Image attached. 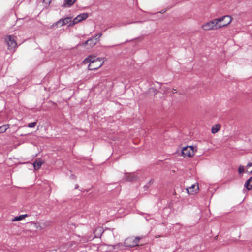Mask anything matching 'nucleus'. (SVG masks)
Here are the masks:
<instances>
[{"mask_svg": "<svg viewBox=\"0 0 252 252\" xmlns=\"http://www.w3.org/2000/svg\"><path fill=\"white\" fill-rule=\"evenodd\" d=\"M84 62L85 63H90L89 65L90 70H96L101 67L103 64V63L101 62V60H99V58H97L95 60L92 56H89L85 59Z\"/></svg>", "mask_w": 252, "mask_h": 252, "instance_id": "1", "label": "nucleus"}, {"mask_svg": "<svg viewBox=\"0 0 252 252\" xmlns=\"http://www.w3.org/2000/svg\"><path fill=\"white\" fill-rule=\"evenodd\" d=\"M219 23L217 18L211 20L202 25V28L204 31H209L211 30H217L220 29L219 27Z\"/></svg>", "mask_w": 252, "mask_h": 252, "instance_id": "2", "label": "nucleus"}, {"mask_svg": "<svg viewBox=\"0 0 252 252\" xmlns=\"http://www.w3.org/2000/svg\"><path fill=\"white\" fill-rule=\"evenodd\" d=\"M141 238L139 237H129L126 238L124 242V245L127 247H134L138 245L139 241Z\"/></svg>", "mask_w": 252, "mask_h": 252, "instance_id": "3", "label": "nucleus"}, {"mask_svg": "<svg viewBox=\"0 0 252 252\" xmlns=\"http://www.w3.org/2000/svg\"><path fill=\"white\" fill-rule=\"evenodd\" d=\"M5 41L8 46V50H14L17 47V44L13 35H7L5 37Z\"/></svg>", "mask_w": 252, "mask_h": 252, "instance_id": "4", "label": "nucleus"}, {"mask_svg": "<svg viewBox=\"0 0 252 252\" xmlns=\"http://www.w3.org/2000/svg\"><path fill=\"white\" fill-rule=\"evenodd\" d=\"M73 23V20L72 19L71 17H66L65 18H62L59 20L56 23H54L52 25V27H54L55 26L60 24L61 26H63L64 25H65L66 24H68V26L71 27L73 26L74 24H72Z\"/></svg>", "mask_w": 252, "mask_h": 252, "instance_id": "5", "label": "nucleus"}, {"mask_svg": "<svg viewBox=\"0 0 252 252\" xmlns=\"http://www.w3.org/2000/svg\"><path fill=\"white\" fill-rule=\"evenodd\" d=\"M219 23V27L220 28L227 26L232 21V18L229 15H225L217 18Z\"/></svg>", "mask_w": 252, "mask_h": 252, "instance_id": "6", "label": "nucleus"}, {"mask_svg": "<svg viewBox=\"0 0 252 252\" xmlns=\"http://www.w3.org/2000/svg\"><path fill=\"white\" fill-rule=\"evenodd\" d=\"M194 147L193 146H186L182 149V154L184 158L191 157L194 155Z\"/></svg>", "mask_w": 252, "mask_h": 252, "instance_id": "7", "label": "nucleus"}, {"mask_svg": "<svg viewBox=\"0 0 252 252\" xmlns=\"http://www.w3.org/2000/svg\"><path fill=\"white\" fill-rule=\"evenodd\" d=\"M102 33H99L98 34H96L93 37L89 39V46L90 47H92L94 46L95 45L97 44L98 42L100 40V38L102 36Z\"/></svg>", "mask_w": 252, "mask_h": 252, "instance_id": "8", "label": "nucleus"}, {"mask_svg": "<svg viewBox=\"0 0 252 252\" xmlns=\"http://www.w3.org/2000/svg\"><path fill=\"white\" fill-rule=\"evenodd\" d=\"M88 14L87 13H83L78 15H77L74 19L73 20V23L72 24H76L82 21L83 20H85L88 17Z\"/></svg>", "mask_w": 252, "mask_h": 252, "instance_id": "9", "label": "nucleus"}, {"mask_svg": "<svg viewBox=\"0 0 252 252\" xmlns=\"http://www.w3.org/2000/svg\"><path fill=\"white\" fill-rule=\"evenodd\" d=\"M195 185H192L190 187L186 188L185 190L188 194H194L197 192L199 189L198 186L196 188H195Z\"/></svg>", "mask_w": 252, "mask_h": 252, "instance_id": "10", "label": "nucleus"}, {"mask_svg": "<svg viewBox=\"0 0 252 252\" xmlns=\"http://www.w3.org/2000/svg\"><path fill=\"white\" fill-rule=\"evenodd\" d=\"M103 232V228L101 227H97L94 231V237L95 238H99L101 236Z\"/></svg>", "mask_w": 252, "mask_h": 252, "instance_id": "11", "label": "nucleus"}, {"mask_svg": "<svg viewBox=\"0 0 252 252\" xmlns=\"http://www.w3.org/2000/svg\"><path fill=\"white\" fill-rule=\"evenodd\" d=\"M76 0H64L63 3L62 5V7L66 8L72 6Z\"/></svg>", "mask_w": 252, "mask_h": 252, "instance_id": "12", "label": "nucleus"}, {"mask_svg": "<svg viewBox=\"0 0 252 252\" xmlns=\"http://www.w3.org/2000/svg\"><path fill=\"white\" fill-rule=\"evenodd\" d=\"M126 178L127 181L133 182L137 180V177L134 174L126 173Z\"/></svg>", "mask_w": 252, "mask_h": 252, "instance_id": "13", "label": "nucleus"}, {"mask_svg": "<svg viewBox=\"0 0 252 252\" xmlns=\"http://www.w3.org/2000/svg\"><path fill=\"white\" fill-rule=\"evenodd\" d=\"M244 186L248 190L252 189V176L246 181Z\"/></svg>", "mask_w": 252, "mask_h": 252, "instance_id": "14", "label": "nucleus"}, {"mask_svg": "<svg viewBox=\"0 0 252 252\" xmlns=\"http://www.w3.org/2000/svg\"><path fill=\"white\" fill-rule=\"evenodd\" d=\"M43 164V161L40 160H36V161L33 163L34 169L36 170L39 169Z\"/></svg>", "mask_w": 252, "mask_h": 252, "instance_id": "15", "label": "nucleus"}, {"mask_svg": "<svg viewBox=\"0 0 252 252\" xmlns=\"http://www.w3.org/2000/svg\"><path fill=\"white\" fill-rule=\"evenodd\" d=\"M220 124H216L212 128L211 131L212 133H217L220 129Z\"/></svg>", "mask_w": 252, "mask_h": 252, "instance_id": "16", "label": "nucleus"}, {"mask_svg": "<svg viewBox=\"0 0 252 252\" xmlns=\"http://www.w3.org/2000/svg\"><path fill=\"white\" fill-rule=\"evenodd\" d=\"M40 225L41 226L42 229H44L47 226H49L50 225V222L48 221H45L42 220L40 221Z\"/></svg>", "mask_w": 252, "mask_h": 252, "instance_id": "17", "label": "nucleus"}, {"mask_svg": "<svg viewBox=\"0 0 252 252\" xmlns=\"http://www.w3.org/2000/svg\"><path fill=\"white\" fill-rule=\"evenodd\" d=\"M27 216H28L27 214L21 215L19 216L15 217L14 219H12V221H19L22 220Z\"/></svg>", "mask_w": 252, "mask_h": 252, "instance_id": "18", "label": "nucleus"}, {"mask_svg": "<svg viewBox=\"0 0 252 252\" xmlns=\"http://www.w3.org/2000/svg\"><path fill=\"white\" fill-rule=\"evenodd\" d=\"M9 128V125H4L0 126V133H3Z\"/></svg>", "mask_w": 252, "mask_h": 252, "instance_id": "19", "label": "nucleus"}, {"mask_svg": "<svg viewBox=\"0 0 252 252\" xmlns=\"http://www.w3.org/2000/svg\"><path fill=\"white\" fill-rule=\"evenodd\" d=\"M252 162L248 163L246 166V167H247L246 172H248L250 174H252V169L251 170H250V168L252 167Z\"/></svg>", "mask_w": 252, "mask_h": 252, "instance_id": "20", "label": "nucleus"}, {"mask_svg": "<svg viewBox=\"0 0 252 252\" xmlns=\"http://www.w3.org/2000/svg\"><path fill=\"white\" fill-rule=\"evenodd\" d=\"M34 227L38 230H42L40 221L34 223Z\"/></svg>", "mask_w": 252, "mask_h": 252, "instance_id": "21", "label": "nucleus"}, {"mask_svg": "<svg viewBox=\"0 0 252 252\" xmlns=\"http://www.w3.org/2000/svg\"><path fill=\"white\" fill-rule=\"evenodd\" d=\"M238 173L239 174H242L244 172V167L242 165H240L238 170Z\"/></svg>", "mask_w": 252, "mask_h": 252, "instance_id": "22", "label": "nucleus"}, {"mask_svg": "<svg viewBox=\"0 0 252 252\" xmlns=\"http://www.w3.org/2000/svg\"><path fill=\"white\" fill-rule=\"evenodd\" d=\"M36 124V122L30 123L28 125V127H30V128L34 127L35 126Z\"/></svg>", "mask_w": 252, "mask_h": 252, "instance_id": "23", "label": "nucleus"}, {"mask_svg": "<svg viewBox=\"0 0 252 252\" xmlns=\"http://www.w3.org/2000/svg\"><path fill=\"white\" fill-rule=\"evenodd\" d=\"M51 1L52 0H43V3L47 5H49L51 3Z\"/></svg>", "mask_w": 252, "mask_h": 252, "instance_id": "24", "label": "nucleus"}, {"mask_svg": "<svg viewBox=\"0 0 252 252\" xmlns=\"http://www.w3.org/2000/svg\"><path fill=\"white\" fill-rule=\"evenodd\" d=\"M89 39H88V40L86 41L85 42H84L83 43V45L85 46L86 45H89Z\"/></svg>", "mask_w": 252, "mask_h": 252, "instance_id": "25", "label": "nucleus"}, {"mask_svg": "<svg viewBox=\"0 0 252 252\" xmlns=\"http://www.w3.org/2000/svg\"><path fill=\"white\" fill-rule=\"evenodd\" d=\"M180 190L183 191V189H182V188L177 187L176 188V189H175V191L176 193L177 191H179Z\"/></svg>", "mask_w": 252, "mask_h": 252, "instance_id": "26", "label": "nucleus"}, {"mask_svg": "<svg viewBox=\"0 0 252 252\" xmlns=\"http://www.w3.org/2000/svg\"><path fill=\"white\" fill-rule=\"evenodd\" d=\"M154 182V180L153 179H150V180L148 182V184H149L150 185H151V184H152Z\"/></svg>", "mask_w": 252, "mask_h": 252, "instance_id": "27", "label": "nucleus"}, {"mask_svg": "<svg viewBox=\"0 0 252 252\" xmlns=\"http://www.w3.org/2000/svg\"><path fill=\"white\" fill-rule=\"evenodd\" d=\"M150 185L148 184V183H147L146 185H145L144 186V188L145 189H147L149 187Z\"/></svg>", "mask_w": 252, "mask_h": 252, "instance_id": "28", "label": "nucleus"}, {"mask_svg": "<svg viewBox=\"0 0 252 252\" xmlns=\"http://www.w3.org/2000/svg\"><path fill=\"white\" fill-rule=\"evenodd\" d=\"M166 11V10H165V9H163V10H162L161 11H160L159 12V13H164Z\"/></svg>", "mask_w": 252, "mask_h": 252, "instance_id": "29", "label": "nucleus"}, {"mask_svg": "<svg viewBox=\"0 0 252 252\" xmlns=\"http://www.w3.org/2000/svg\"><path fill=\"white\" fill-rule=\"evenodd\" d=\"M78 187V186L77 185H76L75 186V189H76Z\"/></svg>", "mask_w": 252, "mask_h": 252, "instance_id": "30", "label": "nucleus"}, {"mask_svg": "<svg viewBox=\"0 0 252 252\" xmlns=\"http://www.w3.org/2000/svg\"><path fill=\"white\" fill-rule=\"evenodd\" d=\"M145 219H146V220H148V218H147V216L145 217Z\"/></svg>", "mask_w": 252, "mask_h": 252, "instance_id": "31", "label": "nucleus"}]
</instances>
